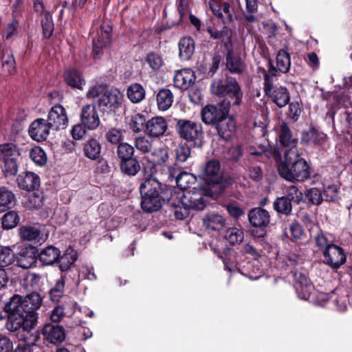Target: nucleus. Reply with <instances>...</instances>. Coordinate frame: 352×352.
<instances>
[{"instance_id":"obj_33","label":"nucleus","mask_w":352,"mask_h":352,"mask_svg":"<svg viewBox=\"0 0 352 352\" xmlns=\"http://www.w3.org/2000/svg\"><path fill=\"white\" fill-rule=\"evenodd\" d=\"M156 100L159 109L166 111L172 106L173 94L169 89H162L157 94Z\"/></svg>"},{"instance_id":"obj_51","label":"nucleus","mask_w":352,"mask_h":352,"mask_svg":"<svg viewBox=\"0 0 352 352\" xmlns=\"http://www.w3.org/2000/svg\"><path fill=\"white\" fill-rule=\"evenodd\" d=\"M19 234L22 239L31 241L38 237L40 232L32 226H22L19 229Z\"/></svg>"},{"instance_id":"obj_53","label":"nucleus","mask_w":352,"mask_h":352,"mask_svg":"<svg viewBox=\"0 0 352 352\" xmlns=\"http://www.w3.org/2000/svg\"><path fill=\"white\" fill-rule=\"evenodd\" d=\"M243 237L244 234L243 230L241 229L232 228L227 231L226 238L228 241L233 245L242 242Z\"/></svg>"},{"instance_id":"obj_38","label":"nucleus","mask_w":352,"mask_h":352,"mask_svg":"<svg viewBox=\"0 0 352 352\" xmlns=\"http://www.w3.org/2000/svg\"><path fill=\"white\" fill-rule=\"evenodd\" d=\"M65 274L61 275L60 279L57 280L55 285L50 290V298L53 302H59L65 292Z\"/></svg>"},{"instance_id":"obj_14","label":"nucleus","mask_w":352,"mask_h":352,"mask_svg":"<svg viewBox=\"0 0 352 352\" xmlns=\"http://www.w3.org/2000/svg\"><path fill=\"white\" fill-rule=\"evenodd\" d=\"M229 107L230 105L228 104V107L224 108L226 113L224 116H221V118L214 125L219 137L225 140H228L232 138L236 128L235 121L227 115Z\"/></svg>"},{"instance_id":"obj_16","label":"nucleus","mask_w":352,"mask_h":352,"mask_svg":"<svg viewBox=\"0 0 352 352\" xmlns=\"http://www.w3.org/2000/svg\"><path fill=\"white\" fill-rule=\"evenodd\" d=\"M170 178H175L179 190H186L196 181L195 177L188 172L182 171L178 167H170L168 169Z\"/></svg>"},{"instance_id":"obj_60","label":"nucleus","mask_w":352,"mask_h":352,"mask_svg":"<svg viewBox=\"0 0 352 352\" xmlns=\"http://www.w3.org/2000/svg\"><path fill=\"white\" fill-rule=\"evenodd\" d=\"M10 278L7 272L4 269L0 268V292H5L11 296L12 291L8 288Z\"/></svg>"},{"instance_id":"obj_4","label":"nucleus","mask_w":352,"mask_h":352,"mask_svg":"<svg viewBox=\"0 0 352 352\" xmlns=\"http://www.w3.org/2000/svg\"><path fill=\"white\" fill-rule=\"evenodd\" d=\"M86 96L103 112L115 111L121 106L124 98L118 89H109L101 84L90 87Z\"/></svg>"},{"instance_id":"obj_44","label":"nucleus","mask_w":352,"mask_h":352,"mask_svg":"<svg viewBox=\"0 0 352 352\" xmlns=\"http://www.w3.org/2000/svg\"><path fill=\"white\" fill-rule=\"evenodd\" d=\"M15 261L13 250L7 246L0 247V267H8Z\"/></svg>"},{"instance_id":"obj_47","label":"nucleus","mask_w":352,"mask_h":352,"mask_svg":"<svg viewBox=\"0 0 352 352\" xmlns=\"http://www.w3.org/2000/svg\"><path fill=\"white\" fill-rule=\"evenodd\" d=\"M41 279V276L36 273L28 272L23 275V286L26 289H32L36 287Z\"/></svg>"},{"instance_id":"obj_35","label":"nucleus","mask_w":352,"mask_h":352,"mask_svg":"<svg viewBox=\"0 0 352 352\" xmlns=\"http://www.w3.org/2000/svg\"><path fill=\"white\" fill-rule=\"evenodd\" d=\"M204 224L208 230H220L225 226V220L221 215L212 213L204 219Z\"/></svg>"},{"instance_id":"obj_36","label":"nucleus","mask_w":352,"mask_h":352,"mask_svg":"<svg viewBox=\"0 0 352 352\" xmlns=\"http://www.w3.org/2000/svg\"><path fill=\"white\" fill-rule=\"evenodd\" d=\"M274 209L278 213L289 216L292 212V204L286 196L277 197L273 203Z\"/></svg>"},{"instance_id":"obj_9","label":"nucleus","mask_w":352,"mask_h":352,"mask_svg":"<svg viewBox=\"0 0 352 352\" xmlns=\"http://www.w3.org/2000/svg\"><path fill=\"white\" fill-rule=\"evenodd\" d=\"M175 128L179 136L188 142H195L203 138L204 132L200 122L186 119H178Z\"/></svg>"},{"instance_id":"obj_3","label":"nucleus","mask_w":352,"mask_h":352,"mask_svg":"<svg viewBox=\"0 0 352 352\" xmlns=\"http://www.w3.org/2000/svg\"><path fill=\"white\" fill-rule=\"evenodd\" d=\"M279 175L285 179L303 182L310 177V166L307 162L300 157L297 150L285 152V162H280L278 166Z\"/></svg>"},{"instance_id":"obj_37","label":"nucleus","mask_w":352,"mask_h":352,"mask_svg":"<svg viewBox=\"0 0 352 352\" xmlns=\"http://www.w3.org/2000/svg\"><path fill=\"white\" fill-rule=\"evenodd\" d=\"M14 194L6 187L0 188V212H4L14 204Z\"/></svg>"},{"instance_id":"obj_26","label":"nucleus","mask_w":352,"mask_h":352,"mask_svg":"<svg viewBox=\"0 0 352 352\" xmlns=\"http://www.w3.org/2000/svg\"><path fill=\"white\" fill-rule=\"evenodd\" d=\"M111 31L109 28L104 30L101 26V32L97 38L93 39V53L95 56H99L103 48L108 47L111 43Z\"/></svg>"},{"instance_id":"obj_29","label":"nucleus","mask_w":352,"mask_h":352,"mask_svg":"<svg viewBox=\"0 0 352 352\" xmlns=\"http://www.w3.org/2000/svg\"><path fill=\"white\" fill-rule=\"evenodd\" d=\"M23 149L19 148L12 142L0 144V161L13 159H19Z\"/></svg>"},{"instance_id":"obj_20","label":"nucleus","mask_w":352,"mask_h":352,"mask_svg":"<svg viewBox=\"0 0 352 352\" xmlns=\"http://www.w3.org/2000/svg\"><path fill=\"white\" fill-rule=\"evenodd\" d=\"M196 80L194 72L190 69L178 70L174 76V85L181 90H187Z\"/></svg>"},{"instance_id":"obj_32","label":"nucleus","mask_w":352,"mask_h":352,"mask_svg":"<svg viewBox=\"0 0 352 352\" xmlns=\"http://www.w3.org/2000/svg\"><path fill=\"white\" fill-rule=\"evenodd\" d=\"M36 262L34 250H24L16 260L17 265L23 269H29L35 265Z\"/></svg>"},{"instance_id":"obj_61","label":"nucleus","mask_w":352,"mask_h":352,"mask_svg":"<svg viewBox=\"0 0 352 352\" xmlns=\"http://www.w3.org/2000/svg\"><path fill=\"white\" fill-rule=\"evenodd\" d=\"M302 112L300 104L298 102H292L289 104L288 116L294 121L298 120Z\"/></svg>"},{"instance_id":"obj_49","label":"nucleus","mask_w":352,"mask_h":352,"mask_svg":"<svg viewBox=\"0 0 352 352\" xmlns=\"http://www.w3.org/2000/svg\"><path fill=\"white\" fill-rule=\"evenodd\" d=\"M43 34L45 38H49L54 31L52 18L49 12H45L41 16Z\"/></svg>"},{"instance_id":"obj_42","label":"nucleus","mask_w":352,"mask_h":352,"mask_svg":"<svg viewBox=\"0 0 352 352\" xmlns=\"http://www.w3.org/2000/svg\"><path fill=\"white\" fill-rule=\"evenodd\" d=\"M146 117L144 115L137 113L131 117L129 122V126L133 133H137L144 129L146 130Z\"/></svg>"},{"instance_id":"obj_24","label":"nucleus","mask_w":352,"mask_h":352,"mask_svg":"<svg viewBox=\"0 0 352 352\" xmlns=\"http://www.w3.org/2000/svg\"><path fill=\"white\" fill-rule=\"evenodd\" d=\"M64 79L67 85L80 90H82L86 84L82 74L75 68L66 70L64 73Z\"/></svg>"},{"instance_id":"obj_17","label":"nucleus","mask_w":352,"mask_h":352,"mask_svg":"<svg viewBox=\"0 0 352 352\" xmlns=\"http://www.w3.org/2000/svg\"><path fill=\"white\" fill-rule=\"evenodd\" d=\"M16 183L19 189L31 192L38 188L41 181L37 174L26 171L17 176Z\"/></svg>"},{"instance_id":"obj_39","label":"nucleus","mask_w":352,"mask_h":352,"mask_svg":"<svg viewBox=\"0 0 352 352\" xmlns=\"http://www.w3.org/2000/svg\"><path fill=\"white\" fill-rule=\"evenodd\" d=\"M127 96L132 102L138 103L144 98L145 90L140 84H132L127 89Z\"/></svg>"},{"instance_id":"obj_48","label":"nucleus","mask_w":352,"mask_h":352,"mask_svg":"<svg viewBox=\"0 0 352 352\" xmlns=\"http://www.w3.org/2000/svg\"><path fill=\"white\" fill-rule=\"evenodd\" d=\"M134 145L142 153H148L152 148V141L145 135H140L135 138Z\"/></svg>"},{"instance_id":"obj_8","label":"nucleus","mask_w":352,"mask_h":352,"mask_svg":"<svg viewBox=\"0 0 352 352\" xmlns=\"http://www.w3.org/2000/svg\"><path fill=\"white\" fill-rule=\"evenodd\" d=\"M276 76V70L272 66L264 75V91L266 96L272 98L274 102L279 107L288 104L290 96L285 87H274L273 77Z\"/></svg>"},{"instance_id":"obj_27","label":"nucleus","mask_w":352,"mask_h":352,"mask_svg":"<svg viewBox=\"0 0 352 352\" xmlns=\"http://www.w3.org/2000/svg\"><path fill=\"white\" fill-rule=\"evenodd\" d=\"M102 146L98 140L91 138L83 144L84 155L91 160H97L100 157Z\"/></svg>"},{"instance_id":"obj_7","label":"nucleus","mask_w":352,"mask_h":352,"mask_svg":"<svg viewBox=\"0 0 352 352\" xmlns=\"http://www.w3.org/2000/svg\"><path fill=\"white\" fill-rule=\"evenodd\" d=\"M204 179L206 183V187L209 188L210 194H220L226 186V181L221 172V165L218 160L208 161L204 168Z\"/></svg>"},{"instance_id":"obj_45","label":"nucleus","mask_w":352,"mask_h":352,"mask_svg":"<svg viewBox=\"0 0 352 352\" xmlns=\"http://www.w3.org/2000/svg\"><path fill=\"white\" fill-rule=\"evenodd\" d=\"M19 223V217L14 211L6 213L1 218L2 228L5 230H10L16 227Z\"/></svg>"},{"instance_id":"obj_63","label":"nucleus","mask_w":352,"mask_h":352,"mask_svg":"<svg viewBox=\"0 0 352 352\" xmlns=\"http://www.w3.org/2000/svg\"><path fill=\"white\" fill-rule=\"evenodd\" d=\"M155 163L162 164L165 163L168 159V151L166 148H158L153 153Z\"/></svg>"},{"instance_id":"obj_25","label":"nucleus","mask_w":352,"mask_h":352,"mask_svg":"<svg viewBox=\"0 0 352 352\" xmlns=\"http://www.w3.org/2000/svg\"><path fill=\"white\" fill-rule=\"evenodd\" d=\"M326 140L327 135L317 131L314 127H310L309 130L304 131L301 136L302 142L307 145H322L324 144Z\"/></svg>"},{"instance_id":"obj_30","label":"nucleus","mask_w":352,"mask_h":352,"mask_svg":"<svg viewBox=\"0 0 352 352\" xmlns=\"http://www.w3.org/2000/svg\"><path fill=\"white\" fill-rule=\"evenodd\" d=\"M60 251L56 247L48 246L41 250L39 261L44 265H52L58 261Z\"/></svg>"},{"instance_id":"obj_40","label":"nucleus","mask_w":352,"mask_h":352,"mask_svg":"<svg viewBox=\"0 0 352 352\" xmlns=\"http://www.w3.org/2000/svg\"><path fill=\"white\" fill-rule=\"evenodd\" d=\"M120 168L124 174L130 176H134L140 170V165L138 160L135 157H133L121 161Z\"/></svg>"},{"instance_id":"obj_34","label":"nucleus","mask_w":352,"mask_h":352,"mask_svg":"<svg viewBox=\"0 0 352 352\" xmlns=\"http://www.w3.org/2000/svg\"><path fill=\"white\" fill-rule=\"evenodd\" d=\"M76 259V252L71 248L67 249L62 256H59L57 262L59 263L60 270L62 272L68 270Z\"/></svg>"},{"instance_id":"obj_52","label":"nucleus","mask_w":352,"mask_h":352,"mask_svg":"<svg viewBox=\"0 0 352 352\" xmlns=\"http://www.w3.org/2000/svg\"><path fill=\"white\" fill-rule=\"evenodd\" d=\"M309 201L314 205H320L323 201L322 192L317 188H311L305 192Z\"/></svg>"},{"instance_id":"obj_55","label":"nucleus","mask_w":352,"mask_h":352,"mask_svg":"<svg viewBox=\"0 0 352 352\" xmlns=\"http://www.w3.org/2000/svg\"><path fill=\"white\" fill-rule=\"evenodd\" d=\"M294 276L296 280L297 291L299 289L298 285H299L302 289L305 288L307 292H309L313 287L309 279L305 274L296 272L294 273Z\"/></svg>"},{"instance_id":"obj_28","label":"nucleus","mask_w":352,"mask_h":352,"mask_svg":"<svg viewBox=\"0 0 352 352\" xmlns=\"http://www.w3.org/2000/svg\"><path fill=\"white\" fill-rule=\"evenodd\" d=\"M179 57L183 60L191 58L195 51V41L190 36H184L179 42Z\"/></svg>"},{"instance_id":"obj_18","label":"nucleus","mask_w":352,"mask_h":352,"mask_svg":"<svg viewBox=\"0 0 352 352\" xmlns=\"http://www.w3.org/2000/svg\"><path fill=\"white\" fill-rule=\"evenodd\" d=\"M248 221L254 228H265L270 222V215L267 210L258 207L250 210Z\"/></svg>"},{"instance_id":"obj_62","label":"nucleus","mask_w":352,"mask_h":352,"mask_svg":"<svg viewBox=\"0 0 352 352\" xmlns=\"http://www.w3.org/2000/svg\"><path fill=\"white\" fill-rule=\"evenodd\" d=\"M324 200L334 201L338 199V188L337 186L329 185L323 191Z\"/></svg>"},{"instance_id":"obj_46","label":"nucleus","mask_w":352,"mask_h":352,"mask_svg":"<svg viewBox=\"0 0 352 352\" xmlns=\"http://www.w3.org/2000/svg\"><path fill=\"white\" fill-rule=\"evenodd\" d=\"M118 157L121 161L133 158L135 149L133 146L126 142L120 143L116 151Z\"/></svg>"},{"instance_id":"obj_13","label":"nucleus","mask_w":352,"mask_h":352,"mask_svg":"<svg viewBox=\"0 0 352 352\" xmlns=\"http://www.w3.org/2000/svg\"><path fill=\"white\" fill-rule=\"evenodd\" d=\"M50 129L51 128L46 120L37 118L30 124L28 133L33 140L41 142L47 140Z\"/></svg>"},{"instance_id":"obj_41","label":"nucleus","mask_w":352,"mask_h":352,"mask_svg":"<svg viewBox=\"0 0 352 352\" xmlns=\"http://www.w3.org/2000/svg\"><path fill=\"white\" fill-rule=\"evenodd\" d=\"M2 67L5 72L12 74L16 71V61L13 53L10 50H6L2 55Z\"/></svg>"},{"instance_id":"obj_11","label":"nucleus","mask_w":352,"mask_h":352,"mask_svg":"<svg viewBox=\"0 0 352 352\" xmlns=\"http://www.w3.org/2000/svg\"><path fill=\"white\" fill-rule=\"evenodd\" d=\"M46 121L51 129L55 131L65 129L69 122L65 108L58 104H55L51 108Z\"/></svg>"},{"instance_id":"obj_54","label":"nucleus","mask_w":352,"mask_h":352,"mask_svg":"<svg viewBox=\"0 0 352 352\" xmlns=\"http://www.w3.org/2000/svg\"><path fill=\"white\" fill-rule=\"evenodd\" d=\"M18 159L11 158L7 160H1L3 162V170L6 177L14 176L18 172Z\"/></svg>"},{"instance_id":"obj_31","label":"nucleus","mask_w":352,"mask_h":352,"mask_svg":"<svg viewBox=\"0 0 352 352\" xmlns=\"http://www.w3.org/2000/svg\"><path fill=\"white\" fill-rule=\"evenodd\" d=\"M273 67L276 70V76L278 75V72L285 74L287 73L291 66V60L290 56L288 52L282 49L278 51L276 56V67L275 68L272 63H270V67Z\"/></svg>"},{"instance_id":"obj_5","label":"nucleus","mask_w":352,"mask_h":352,"mask_svg":"<svg viewBox=\"0 0 352 352\" xmlns=\"http://www.w3.org/2000/svg\"><path fill=\"white\" fill-rule=\"evenodd\" d=\"M218 194H210L209 188H193L186 192L177 190L174 188V192L170 196V204L178 206L182 204L185 208L193 210H202L206 206L209 197L217 195Z\"/></svg>"},{"instance_id":"obj_10","label":"nucleus","mask_w":352,"mask_h":352,"mask_svg":"<svg viewBox=\"0 0 352 352\" xmlns=\"http://www.w3.org/2000/svg\"><path fill=\"white\" fill-rule=\"evenodd\" d=\"M324 263L333 270L340 268L346 263L344 250L334 244H330L323 250Z\"/></svg>"},{"instance_id":"obj_19","label":"nucleus","mask_w":352,"mask_h":352,"mask_svg":"<svg viewBox=\"0 0 352 352\" xmlns=\"http://www.w3.org/2000/svg\"><path fill=\"white\" fill-rule=\"evenodd\" d=\"M168 129L166 120L160 116L152 118L146 124V133L152 138H160L164 135Z\"/></svg>"},{"instance_id":"obj_21","label":"nucleus","mask_w":352,"mask_h":352,"mask_svg":"<svg viewBox=\"0 0 352 352\" xmlns=\"http://www.w3.org/2000/svg\"><path fill=\"white\" fill-rule=\"evenodd\" d=\"M44 338L51 343H61L65 338L64 329L58 325L45 324L42 330Z\"/></svg>"},{"instance_id":"obj_22","label":"nucleus","mask_w":352,"mask_h":352,"mask_svg":"<svg viewBox=\"0 0 352 352\" xmlns=\"http://www.w3.org/2000/svg\"><path fill=\"white\" fill-rule=\"evenodd\" d=\"M226 68L232 74H241L245 69V65L241 56L234 53L232 50H228L226 56Z\"/></svg>"},{"instance_id":"obj_64","label":"nucleus","mask_w":352,"mask_h":352,"mask_svg":"<svg viewBox=\"0 0 352 352\" xmlns=\"http://www.w3.org/2000/svg\"><path fill=\"white\" fill-rule=\"evenodd\" d=\"M12 349V340L8 337L0 334V352H11Z\"/></svg>"},{"instance_id":"obj_50","label":"nucleus","mask_w":352,"mask_h":352,"mask_svg":"<svg viewBox=\"0 0 352 352\" xmlns=\"http://www.w3.org/2000/svg\"><path fill=\"white\" fill-rule=\"evenodd\" d=\"M31 160L39 166L45 164L47 157L44 151L40 146H34L29 152Z\"/></svg>"},{"instance_id":"obj_59","label":"nucleus","mask_w":352,"mask_h":352,"mask_svg":"<svg viewBox=\"0 0 352 352\" xmlns=\"http://www.w3.org/2000/svg\"><path fill=\"white\" fill-rule=\"evenodd\" d=\"M106 140L113 144H120L122 140V131L120 129L111 128L105 134Z\"/></svg>"},{"instance_id":"obj_2","label":"nucleus","mask_w":352,"mask_h":352,"mask_svg":"<svg viewBox=\"0 0 352 352\" xmlns=\"http://www.w3.org/2000/svg\"><path fill=\"white\" fill-rule=\"evenodd\" d=\"M140 190L142 208L149 213L159 210L166 201L170 204V196L174 192V188H168L153 177L140 185Z\"/></svg>"},{"instance_id":"obj_58","label":"nucleus","mask_w":352,"mask_h":352,"mask_svg":"<svg viewBox=\"0 0 352 352\" xmlns=\"http://www.w3.org/2000/svg\"><path fill=\"white\" fill-rule=\"evenodd\" d=\"M146 62L153 70L160 69L164 64L161 56L155 52L148 54Z\"/></svg>"},{"instance_id":"obj_15","label":"nucleus","mask_w":352,"mask_h":352,"mask_svg":"<svg viewBox=\"0 0 352 352\" xmlns=\"http://www.w3.org/2000/svg\"><path fill=\"white\" fill-rule=\"evenodd\" d=\"M278 137L280 145L289 148L286 152H289L290 154L292 153V151L296 150L298 137L296 134L293 133L287 123L283 122L280 124Z\"/></svg>"},{"instance_id":"obj_12","label":"nucleus","mask_w":352,"mask_h":352,"mask_svg":"<svg viewBox=\"0 0 352 352\" xmlns=\"http://www.w3.org/2000/svg\"><path fill=\"white\" fill-rule=\"evenodd\" d=\"M80 122L88 130H95L98 127L100 120L96 110V105L94 103L82 106L80 112Z\"/></svg>"},{"instance_id":"obj_1","label":"nucleus","mask_w":352,"mask_h":352,"mask_svg":"<svg viewBox=\"0 0 352 352\" xmlns=\"http://www.w3.org/2000/svg\"><path fill=\"white\" fill-rule=\"evenodd\" d=\"M41 302V296L37 292H32L24 298L13 294L0 308V321L6 319L5 327L9 332L19 331V340L33 344L38 338V331L35 328L38 322L37 310Z\"/></svg>"},{"instance_id":"obj_6","label":"nucleus","mask_w":352,"mask_h":352,"mask_svg":"<svg viewBox=\"0 0 352 352\" xmlns=\"http://www.w3.org/2000/svg\"><path fill=\"white\" fill-rule=\"evenodd\" d=\"M212 94L217 96H229L234 98L233 104L238 106L241 103L243 91L236 80L231 76L224 79H216L211 85Z\"/></svg>"},{"instance_id":"obj_43","label":"nucleus","mask_w":352,"mask_h":352,"mask_svg":"<svg viewBox=\"0 0 352 352\" xmlns=\"http://www.w3.org/2000/svg\"><path fill=\"white\" fill-rule=\"evenodd\" d=\"M207 32L212 39L229 42L231 40V31L227 26H223L221 30H217L212 27H208Z\"/></svg>"},{"instance_id":"obj_57","label":"nucleus","mask_w":352,"mask_h":352,"mask_svg":"<svg viewBox=\"0 0 352 352\" xmlns=\"http://www.w3.org/2000/svg\"><path fill=\"white\" fill-rule=\"evenodd\" d=\"M286 192L287 197L291 200V201L298 204L302 200V192L296 186H289L287 188Z\"/></svg>"},{"instance_id":"obj_23","label":"nucleus","mask_w":352,"mask_h":352,"mask_svg":"<svg viewBox=\"0 0 352 352\" xmlns=\"http://www.w3.org/2000/svg\"><path fill=\"white\" fill-rule=\"evenodd\" d=\"M226 113V110L224 111L219 109L214 105H206L201 111L202 121L208 125H215Z\"/></svg>"},{"instance_id":"obj_56","label":"nucleus","mask_w":352,"mask_h":352,"mask_svg":"<svg viewBox=\"0 0 352 352\" xmlns=\"http://www.w3.org/2000/svg\"><path fill=\"white\" fill-rule=\"evenodd\" d=\"M190 148L186 144H181L175 148L176 160L180 162H185L190 157Z\"/></svg>"}]
</instances>
